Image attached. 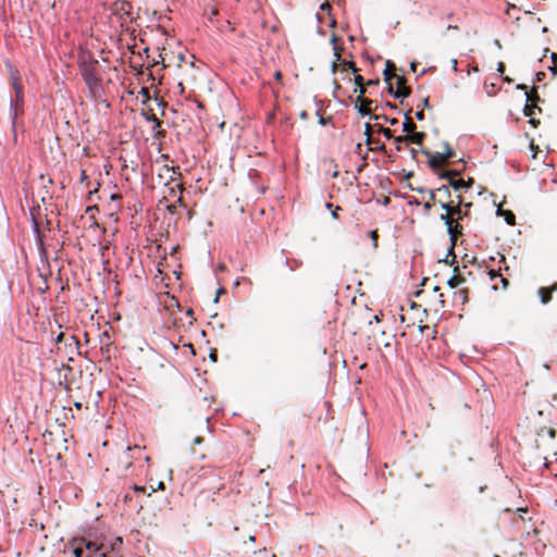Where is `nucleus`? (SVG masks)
Listing matches in <instances>:
<instances>
[{
  "instance_id": "f257e3e1",
  "label": "nucleus",
  "mask_w": 557,
  "mask_h": 557,
  "mask_svg": "<svg viewBox=\"0 0 557 557\" xmlns=\"http://www.w3.org/2000/svg\"><path fill=\"white\" fill-rule=\"evenodd\" d=\"M395 150L397 152L408 153L411 159L417 158L418 148L410 147V144H416L422 152L428 157V163L431 169L436 170L449 162L450 159L457 158L456 151L447 144L444 143L442 150H423V141H394Z\"/></svg>"
},
{
  "instance_id": "f03ea898",
  "label": "nucleus",
  "mask_w": 557,
  "mask_h": 557,
  "mask_svg": "<svg viewBox=\"0 0 557 557\" xmlns=\"http://www.w3.org/2000/svg\"><path fill=\"white\" fill-rule=\"evenodd\" d=\"M12 86L16 94V99L10 98V119L12 121V126H15V120L20 113L23 112V109L18 104V102H23V86L18 83L17 77L12 76Z\"/></svg>"
},
{
  "instance_id": "7ed1b4c3",
  "label": "nucleus",
  "mask_w": 557,
  "mask_h": 557,
  "mask_svg": "<svg viewBox=\"0 0 557 557\" xmlns=\"http://www.w3.org/2000/svg\"><path fill=\"white\" fill-rule=\"evenodd\" d=\"M120 160L122 161L124 169H131L133 173L137 172L140 162L138 148L136 146L132 148H123L121 150Z\"/></svg>"
},
{
  "instance_id": "20e7f679",
  "label": "nucleus",
  "mask_w": 557,
  "mask_h": 557,
  "mask_svg": "<svg viewBox=\"0 0 557 557\" xmlns=\"http://www.w3.org/2000/svg\"><path fill=\"white\" fill-rule=\"evenodd\" d=\"M99 65V61L94 58V55L88 52H84L78 57V67L79 73L83 78L97 73V67Z\"/></svg>"
},
{
  "instance_id": "39448f33",
  "label": "nucleus",
  "mask_w": 557,
  "mask_h": 557,
  "mask_svg": "<svg viewBox=\"0 0 557 557\" xmlns=\"http://www.w3.org/2000/svg\"><path fill=\"white\" fill-rule=\"evenodd\" d=\"M53 184V180L44 174H40L38 177V191L37 195L33 194L32 199L33 203H36V198H39L40 201L45 202L47 198L51 199L50 185Z\"/></svg>"
},
{
  "instance_id": "423d86ee",
  "label": "nucleus",
  "mask_w": 557,
  "mask_h": 557,
  "mask_svg": "<svg viewBox=\"0 0 557 557\" xmlns=\"http://www.w3.org/2000/svg\"><path fill=\"white\" fill-rule=\"evenodd\" d=\"M394 77L396 78V85L397 88L394 90L393 85H388V92L396 99H403L406 98L409 95L408 89L404 86L405 78L404 76L394 74Z\"/></svg>"
},
{
  "instance_id": "0eeeda50",
  "label": "nucleus",
  "mask_w": 557,
  "mask_h": 557,
  "mask_svg": "<svg viewBox=\"0 0 557 557\" xmlns=\"http://www.w3.org/2000/svg\"><path fill=\"white\" fill-rule=\"evenodd\" d=\"M447 232L449 234L450 243H451L450 248H449V255H453V258L455 259L456 256L454 253V249H455L458 237L463 234V227L460 224V222H454L451 225H449V227L447 228Z\"/></svg>"
},
{
  "instance_id": "6e6552de",
  "label": "nucleus",
  "mask_w": 557,
  "mask_h": 557,
  "mask_svg": "<svg viewBox=\"0 0 557 557\" xmlns=\"http://www.w3.org/2000/svg\"><path fill=\"white\" fill-rule=\"evenodd\" d=\"M462 197L458 196V202L456 205L451 203V212L455 218V222H460L465 216L469 214L468 209H462ZM471 203H467L466 208H469Z\"/></svg>"
},
{
  "instance_id": "1a4fd4ad",
  "label": "nucleus",
  "mask_w": 557,
  "mask_h": 557,
  "mask_svg": "<svg viewBox=\"0 0 557 557\" xmlns=\"http://www.w3.org/2000/svg\"><path fill=\"white\" fill-rule=\"evenodd\" d=\"M441 208L445 211V213L441 214L440 219L444 222L446 227L448 228L455 222V218L451 212V202H440Z\"/></svg>"
},
{
  "instance_id": "9d476101",
  "label": "nucleus",
  "mask_w": 557,
  "mask_h": 557,
  "mask_svg": "<svg viewBox=\"0 0 557 557\" xmlns=\"http://www.w3.org/2000/svg\"><path fill=\"white\" fill-rule=\"evenodd\" d=\"M557 290V283H554L550 287H541L539 289V296L543 305H547L552 300L553 293Z\"/></svg>"
},
{
  "instance_id": "9b49d317",
  "label": "nucleus",
  "mask_w": 557,
  "mask_h": 557,
  "mask_svg": "<svg viewBox=\"0 0 557 557\" xmlns=\"http://www.w3.org/2000/svg\"><path fill=\"white\" fill-rule=\"evenodd\" d=\"M370 104H371V100H368V99L359 96L356 99L355 108L361 116H366V115L370 114L366 108L367 106H370Z\"/></svg>"
},
{
  "instance_id": "f8f14e48",
  "label": "nucleus",
  "mask_w": 557,
  "mask_h": 557,
  "mask_svg": "<svg viewBox=\"0 0 557 557\" xmlns=\"http://www.w3.org/2000/svg\"><path fill=\"white\" fill-rule=\"evenodd\" d=\"M87 88L94 92L96 89H99L101 88V81L100 78L97 76V73H94L92 75H89L85 78H83Z\"/></svg>"
},
{
  "instance_id": "ddd939ff",
  "label": "nucleus",
  "mask_w": 557,
  "mask_h": 557,
  "mask_svg": "<svg viewBox=\"0 0 557 557\" xmlns=\"http://www.w3.org/2000/svg\"><path fill=\"white\" fill-rule=\"evenodd\" d=\"M525 150L531 153L532 159H537L539 154H543V157L545 158L547 154V152L541 150L540 147L535 145L534 141H529V144L525 147Z\"/></svg>"
},
{
  "instance_id": "4468645a",
  "label": "nucleus",
  "mask_w": 557,
  "mask_h": 557,
  "mask_svg": "<svg viewBox=\"0 0 557 557\" xmlns=\"http://www.w3.org/2000/svg\"><path fill=\"white\" fill-rule=\"evenodd\" d=\"M384 136L386 137V139H397V140H400V139H423V133H419V132L416 133L414 137H410L408 134L407 135H398V136L392 137L391 136V131L388 128L384 129Z\"/></svg>"
},
{
  "instance_id": "2eb2a0df",
  "label": "nucleus",
  "mask_w": 557,
  "mask_h": 557,
  "mask_svg": "<svg viewBox=\"0 0 557 557\" xmlns=\"http://www.w3.org/2000/svg\"><path fill=\"white\" fill-rule=\"evenodd\" d=\"M468 295H469L468 288H461L454 293V299H455V301H458L461 305H465L468 302V299H469Z\"/></svg>"
},
{
  "instance_id": "dca6fc26",
  "label": "nucleus",
  "mask_w": 557,
  "mask_h": 557,
  "mask_svg": "<svg viewBox=\"0 0 557 557\" xmlns=\"http://www.w3.org/2000/svg\"><path fill=\"white\" fill-rule=\"evenodd\" d=\"M364 146L367 147V151H385L386 152L384 141H364Z\"/></svg>"
},
{
  "instance_id": "f3484780",
  "label": "nucleus",
  "mask_w": 557,
  "mask_h": 557,
  "mask_svg": "<svg viewBox=\"0 0 557 557\" xmlns=\"http://www.w3.org/2000/svg\"><path fill=\"white\" fill-rule=\"evenodd\" d=\"M466 282V278L460 274H454L447 282L450 288H457Z\"/></svg>"
},
{
  "instance_id": "a211bd4d",
  "label": "nucleus",
  "mask_w": 557,
  "mask_h": 557,
  "mask_svg": "<svg viewBox=\"0 0 557 557\" xmlns=\"http://www.w3.org/2000/svg\"><path fill=\"white\" fill-rule=\"evenodd\" d=\"M114 5H116L117 10L123 11L126 15H129V10L132 9V3L127 0H115Z\"/></svg>"
},
{
  "instance_id": "6ab92c4d",
  "label": "nucleus",
  "mask_w": 557,
  "mask_h": 557,
  "mask_svg": "<svg viewBox=\"0 0 557 557\" xmlns=\"http://www.w3.org/2000/svg\"><path fill=\"white\" fill-rule=\"evenodd\" d=\"M85 548L88 550H92V555L89 557H108L104 553H98V548L96 547V544L92 542H84Z\"/></svg>"
},
{
  "instance_id": "aec40b11",
  "label": "nucleus",
  "mask_w": 557,
  "mask_h": 557,
  "mask_svg": "<svg viewBox=\"0 0 557 557\" xmlns=\"http://www.w3.org/2000/svg\"><path fill=\"white\" fill-rule=\"evenodd\" d=\"M517 89H521L524 91L525 94V97H527V102H529L531 100V94L530 91L528 90V86L525 84H518L516 86ZM529 110V104L525 103V107H524V111H525V115H531V112L528 111Z\"/></svg>"
},
{
  "instance_id": "412c9836",
  "label": "nucleus",
  "mask_w": 557,
  "mask_h": 557,
  "mask_svg": "<svg viewBox=\"0 0 557 557\" xmlns=\"http://www.w3.org/2000/svg\"><path fill=\"white\" fill-rule=\"evenodd\" d=\"M449 186L453 187L455 190L465 189L466 188V181L451 178L450 182H449Z\"/></svg>"
},
{
  "instance_id": "4be33fe9",
  "label": "nucleus",
  "mask_w": 557,
  "mask_h": 557,
  "mask_svg": "<svg viewBox=\"0 0 557 557\" xmlns=\"http://www.w3.org/2000/svg\"><path fill=\"white\" fill-rule=\"evenodd\" d=\"M337 39H338L337 36L335 34H333L331 37V44L333 45L334 57H336V61H339L341 60V48L336 45Z\"/></svg>"
},
{
  "instance_id": "5701e85b",
  "label": "nucleus",
  "mask_w": 557,
  "mask_h": 557,
  "mask_svg": "<svg viewBox=\"0 0 557 557\" xmlns=\"http://www.w3.org/2000/svg\"><path fill=\"white\" fill-rule=\"evenodd\" d=\"M354 83H355L356 87L359 88L360 95H363L366 92V90L363 88V84H364L363 77L361 75L356 74L354 77Z\"/></svg>"
},
{
  "instance_id": "b1692460",
  "label": "nucleus",
  "mask_w": 557,
  "mask_h": 557,
  "mask_svg": "<svg viewBox=\"0 0 557 557\" xmlns=\"http://www.w3.org/2000/svg\"><path fill=\"white\" fill-rule=\"evenodd\" d=\"M435 202V193L433 190L429 191V200L424 202L423 207L425 211H430L432 206Z\"/></svg>"
},
{
  "instance_id": "393cba45",
  "label": "nucleus",
  "mask_w": 557,
  "mask_h": 557,
  "mask_svg": "<svg viewBox=\"0 0 557 557\" xmlns=\"http://www.w3.org/2000/svg\"><path fill=\"white\" fill-rule=\"evenodd\" d=\"M460 174L459 171H455V170H449V171H444L440 177L441 178H447L448 180V183L450 182L451 178H455L456 176H458Z\"/></svg>"
},
{
  "instance_id": "a878e982",
  "label": "nucleus",
  "mask_w": 557,
  "mask_h": 557,
  "mask_svg": "<svg viewBox=\"0 0 557 557\" xmlns=\"http://www.w3.org/2000/svg\"><path fill=\"white\" fill-rule=\"evenodd\" d=\"M84 542H86V541L83 540L82 543L73 549V554L75 557H83L84 552H85V548L83 547V544L85 545Z\"/></svg>"
},
{
  "instance_id": "bb28decb",
  "label": "nucleus",
  "mask_w": 557,
  "mask_h": 557,
  "mask_svg": "<svg viewBox=\"0 0 557 557\" xmlns=\"http://www.w3.org/2000/svg\"><path fill=\"white\" fill-rule=\"evenodd\" d=\"M339 61H341L342 66L350 69L354 73L358 72V69L356 67V65L352 61H347L345 59L339 60Z\"/></svg>"
},
{
  "instance_id": "cd10ccee",
  "label": "nucleus",
  "mask_w": 557,
  "mask_h": 557,
  "mask_svg": "<svg viewBox=\"0 0 557 557\" xmlns=\"http://www.w3.org/2000/svg\"><path fill=\"white\" fill-rule=\"evenodd\" d=\"M79 183L85 185V187H89L90 185V181H89V177L88 175L86 174V171L85 170H82L81 171V180H79Z\"/></svg>"
},
{
  "instance_id": "c85d7f7f",
  "label": "nucleus",
  "mask_w": 557,
  "mask_h": 557,
  "mask_svg": "<svg viewBox=\"0 0 557 557\" xmlns=\"http://www.w3.org/2000/svg\"><path fill=\"white\" fill-rule=\"evenodd\" d=\"M505 220H506L507 224H509V225L516 224V216L511 211L505 212Z\"/></svg>"
},
{
  "instance_id": "c756f323",
  "label": "nucleus",
  "mask_w": 557,
  "mask_h": 557,
  "mask_svg": "<svg viewBox=\"0 0 557 557\" xmlns=\"http://www.w3.org/2000/svg\"><path fill=\"white\" fill-rule=\"evenodd\" d=\"M39 206L37 205V207L33 206L32 209H30V214H32V218L34 220V223L37 225L38 222H37V215H39Z\"/></svg>"
},
{
  "instance_id": "7c9ffc66",
  "label": "nucleus",
  "mask_w": 557,
  "mask_h": 557,
  "mask_svg": "<svg viewBox=\"0 0 557 557\" xmlns=\"http://www.w3.org/2000/svg\"><path fill=\"white\" fill-rule=\"evenodd\" d=\"M369 236L371 237L372 242H373V247L376 248L377 247V239H379V234H377V231L374 230V231H371L369 233Z\"/></svg>"
},
{
  "instance_id": "2f4dec72",
  "label": "nucleus",
  "mask_w": 557,
  "mask_h": 557,
  "mask_svg": "<svg viewBox=\"0 0 557 557\" xmlns=\"http://www.w3.org/2000/svg\"><path fill=\"white\" fill-rule=\"evenodd\" d=\"M384 81L387 85L391 84V79L394 77V74H392V71L384 70L383 71Z\"/></svg>"
},
{
  "instance_id": "473e14b6",
  "label": "nucleus",
  "mask_w": 557,
  "mask_h": 557,
  "mask_svg": "<svg viewBox=\"0 0 557 557\" xmlns=\"http://www.w3.org/2000/svg\"><path fill=\"white\" fill-rule=\"evenodd\" d=\"M140 94L144 97V100H143L144 103H146L147 101H149L151 99L149 90L147 88L143 87L140 90Z\"/></svg>"
},
{
  "instance_id": "72a5a7b5",
  "label": "nucleus",
  "mask_w": 557,
  "mask_h": 557,
  "mask_svg": "<svg viewBox=\"0 0 557 557\" xmlns=\"http://www.w3.org/2000/svg\"><path fill=\"white\" fill-rule=\"evenodd\" d=\"M253 557H275V555H269L265 549L255 552Z\"/></svg>"
},
{
  "instance_id": "f704fd0d",
  "label": "nucleus",
  "mask_w": 557,
  "mask_h": 557,
  "mask_svg": "<svg viewBox=\"0 0 557 557\" xmlns=\"http://www.w3.org/2000/svg\"><path fill=\"white\" fill-rule=\"evenodd\" d=\"M404 131L409 133L411 127H414L413 122H411L409 119H406V122L403 125Z\"/></svg>"
},
{
  "instance_id": "c9c22d12",
  "label": "nucleus",
  "mask_w": 557,
  "mask_h": 557,
  "mask_svg": "<svg viewBox=\"0 0 557 557\" xmlns=\"http://www.w3.org/2000/svg\"><path fill=\"white\" fill-rule=\"evenodd\" d=\"M437 191L438 193H442V194H445L447 197L450 196V193H449V185H443L441 187L437 188Z\"/></svg>"
},
{
  "instance_id": "e433bc0d",
  "label": "nucleus",
  "mask_w": 557,
  "mask_h": 557,
  "mask_svg": "<svg viewBox=\"0 0 557 557\" xmlns=\"http://www.w3.org/2000/svg\"><path fill=\"white\" fill-rule=\"evenodd\" d=\"M488 275H490L491 281H496V280H498V277H500L502 274L495 270H490Z\"/></svg>"
},
{
  "instance_id": "4c0bfd02",
  "label": "nucleus",
  "mask_w": 557,
  "mask_h": 557,
  "mask_svg": "<svg viewBox=\"0 0 557 557\" xmlns=\"http://www.w3.org/2000/svg\"><path fill=\"white\" fill-rule=\"evenodd\" d=\"M498 281L502 284V289H506L508 287L509 281L507 278H505L503 275H500V277H498Z\"/></svg>"
},
{
  "instance_id": "58836bf2",
  "label": "nucleus",
  "mask_w": 557,
  "mask_h": 557,
  "mask_svg": "<svg viewBox=\"0 0 557 557\" xmlns=\"http://www.w3.org/2000/svg\"><path fill=\"white\" fill-rule=\"evenodd\" d=\"M384 70H387V71L396 70V65H395V63L393 61L387 60L386 63H385V69Z\"/></svg>"
},
{
  "instance_id": "ea45409f",
  "label": "nucleus",
  "mask_w": 557,
  "mask_h": 557,
  "mask_svg": "<svg viewBox=\"0 0 557 557\" xmlns=\"http://www.w3.org/2000/svg\"><path fill=\"white\" fill-rule=\"evenodd\" d=\"M370 128H371L370 124L367 123L366 124V131H364V135H366V139L367 140L373 139V137H372V135L370 133Z\"/></svg>"
},
{
  "instance_id": "a19ab883",
  "label": "nucleus",
  "mask_w": 557,
  "mask_h": 557,
  "mask_svg": "<svg viewBox=\"0 0 557 557\" xmlns=\"http://www.w3.org/2000/svg\"><path fill=\"white\" fill-rule=\"evenodd\" d=\"M544 77H545V73H544V72H537V73L535 74V79H534V82L540 83V82H542V81L544 79Z\"/></svg>"
},
{
  "instance_id": "79ce46f5",
  "label": "nucleus",
  "mask_w": 557,
  "mask_h": 557,
  "mask_svg": "<svg viewBox=\"0 0 557 557\" xmlns=\"http://www.w3.org/2000/svg\"><path fill=\"white\" fill-rule=\"evenodd\" d=\"M320 9L322 11H330L331 10V5L329 2H323L321 5H320Z\"/></svg>"
},
{
  "instance_id": "37998d69",
  "label": "nucleus",
  "mask_w": 557,
  "mask_h": 557,
  "mask_svg": "<svg viewBox=\"0 0 557 557\" xmlns=\"http://www.w3.org/2000/svg\"><path fill=\"white\" fill-rule=\"evenodd\" d=\"M362 147H363V145L360 141H358L356 145V152L359 154H362V152H363Z\"/></svg>"
},
{
  "instance_id": "c03bdc74",
  "label": "nucleus",
  "mask_w": 557,
  "mask_h": 557,
  "mask_svg": "<svg viewBox=\"0 0 557 557\" xmlns=\"http://www.w3.org/2000/svg\"><path fill=\"white\" fill-rule=\"evenodd\" d=\"M497 72L503 74L505 72V64L503 62H498Z\"/></svg>"
},
{
  "instance_id": "a18cd8bd",
  "label": "nucleus",
  "mask_w": 557,
  "mask_h": 557,
  "mask_svg": "<svg viewBox=\"0 0 557 557\" xmlns=\"http://www.w3.org/2000/svg\"><path fill=\"white\" fill-rule=\"evenodd\" d=\"M337 62L336 59L332 62L331 64V72L334 74L336 73V70H337Z\"/></svg>"
},
{
  "instance_id": "49530a36",
  "label": "nucleus",
  "mask_w": 557,
  "mask_h": 557,
  "mask_svg": "<svg viewBox=\"0 0 557 557\" xmlns=\"http://www.w3.org/2000/svg\"><path fill=\"white\" fill-rule=\"evenodd\" d=\"M451 66L454 72H458V62L456 59H451Z\"/></svg>"
},
{
  "instance_id": "de8ad7c7",
  "label": "nucleus",
  "mask_w": 557,
  "mask_h": 557,
  "mask_svg": "<svg viewBox=\"0 0 557 557\" xmlns=\"http://www.w3.org/2000/svg\"><path fill=\"white\" fill-rule=\"evenodd\" d=\"M175 210H176V205L175 203H172V205L168 206V211L170 213H175Z\"/></svg>"
},
{
  "instance_id": "09e8293b",
  "label": "nucleus",
  "mask_w": 557,
  "mask_h": 557,
  "mask_svg": "<svg viewBox=\"0 0 557 557\" xmlns=\"http://www.w3.org/2000/svg\"><path fill=\"white\" fill-rule=\"evenodd\" d=\"M416 117H417L418 120H420V121H421V120H423V119H424L423 111H422V110L417 111V112H416Z\"/></svg>"
},
{
  "instance_id": "8fccbe9b",
  "label": "nucleus",
  "mask_w": 557,
  "mask_h": 557,
  "mask_svg": "<svg viewBox=\"0 0 557 557\" xmlns=\"http://www.w3.org/2000/svg\"><path fill=\"white\" fill-rule=\"evenodd\" d=\"M202 443H203V438L202 437H200V436L195 437V440H194V444L195 445H200Z\"/></svg>"
},
{
  "instance_id": "3c124183",
  "label": "nucleus",
  "mask_w": 557,
  "mask_h": 557,
  "mask_svg": "<svg viewBox=\"0 0 557 557\" xmlns=\"http://www.w3.org/2000/svg\"><path fill=\"white\" fill-rule=\"evenodd\" d=\"M339 210H341V207H338V206H337V207L332 211V216H333L334 219H337V218H338L337 211H339Z\"/></svg>"
},
{
  "instance_id": "603ef678",
  "label": "nucleus",
  "mask_w": 557,
  "mask_h": 557,
  "mask_svg": "<svg viewBox=\"0 0 557 557\" xmlns=\"http://www.w3.org/2000/svg\"><path fill=\"white\" fill-rule=\"evenodd\" d=\"M317 115L319 116V123H320L321 125H324V124H325V120H324V117L320 114V112H319V111H317Z\"/></svg>"
},
{
  "instance_id": "864d4df0",
  "label": "nucleus",
  "mask_w": 557,
  "mask_h": 557,
  "mask_svg": "<svg viewBox=\"0 0 557 557\" xmlns=\"http://www.w3.org/2000/svg\"><path fill=\"white\" fill-rule=\"evenodd\" d=\"M550 59H552V62H553L554 64H556V63H557V53L552 52V53H550Z\"/></svg>"
},
{
  "instance_id": "5fc2aeb1",
  "label": "nucleus",
  "mask_w": 557,
  "mask_h": 557,
  "mask_svg": "<svg viewBox=\"0 0 557 557\" xmlns=\"http://www.w3.org/2000/svg\"><path fill=\"white\" fill-rule=\"evenodd\" d=\"M409 188H410L411 190H417V191H419V193H423V190H424L423 188H420V187H413V186H412V185H410V184H409Z\"/></svg>"
},
{
  "instance_id": "6e6d98bb",
  "label": "nucleus",
  "mask_w": 557,
  "mask_h": 557,
  "mask_svg": "<svg viewBox=\"0 0 557 557\" xmlns=\"http://www.w3.org/2000/svg\"><path fill=\"white\" fill-rule=\"evenodd\" d=\"M274 78H275L276 81H280V79L282 78V73H281L280 71L275 72V73H274Z\"/></svg>"
},
{
  "instance_id": "4d7b16f0",
  "label": "nucleus",
  "mask_w": 557,
  "mask_h": 557,
  "mask_svg": "<svg viewBox=\"0 0 557 557\" xmlns=\"http://www.w3.org/2000/svg\"><path fill=\"white\" fill-rule=\"evenodd\" d=\"M473 184V180L469 178V181L466 182V189L470 188Z\"/></svg>"
},
{
  "instance_id": "13d9d810",
  "label": "nucleus",
  "mask_w": 557,
  "mask_h": 557,
  "mask_svg": "<svg viewBox=\"0 0 557 557\" xmlns=\"http://www.w3.org/2000/svg\"><path fill=\"white\" fill-rule=\"evenodd\" d=\"M417 65H418V64H417L416 62H411V63H410V70H411L412 72H416V71H417Z\"/></svg>"
},
{
  "instance_id": "bf43d9fd",
  "label": "nucleus",
  "mask_w": 557,
  "mask_h": 557,
  "mask_svg": "<svg viewBox=\"0 0 557 557\" xmlns=\"http://www.w3.org/2000/svg\"><path fill=\"white\" fill-rule=\"evenodd\" d=\"M377 83H379V79H369V81L367 82V85H375V84H377Z\"/></svg>"
},
{
  "instance_id": "052dcab7",
  "label": "nucleus",
  "mask_w": 557,
  "mask_h": 557,
  "mask_svg": "<svg viewBox=\"0 0 557 557\" xmlns=\"http://www.w3.org/2000/svg\"><path fill=\"white\" fill-rule=\"evenodd\" d=\"M412 176H413V172H412V171H410V172H408L407 174H405V180H409V178H411Z\"/></svg>"
},
{
  "instance_id": "680f3d73",
  "label": "nucleus",
  "mask_w": 557,
  "mask_h": 557,
  "mask_svg": "<svg viewBox=\"0 0 557 557\" xmlns=\"http://www.w3.org/2000/svg\"><path fill=\"white\" fill-rule=\"evenodd\" d=\"M387 157L393 161L394 158H395V154L393 153L392 149L389 150V152L387 153Z\"/></svg>"
},
{
  "instance_id": "e2e57ef3",
  "label": "nucleus",
  "mask_w": 557,
  "mask_h": 557,
  "mask_svg": "<svg viewBox=\"0 0 557 557\" xmlns=\"http://www.w3.org/2000/svg\"><path fill=\"white\" fill-rule=\"evenodd\" d=\"M165 171L172 172L173 175L176 174V171L173 168L170 169L169 166H165Z\"/></svg>"
},
{
  "instance_id": "0e129e2a",
  "label": "nucleus",
  "mask_w": 557,
  "mask_h": 557,
  "mask_svg": "<svg viewBox=\"0 0 557 557\" xmlns=\"http://www.w3.org/2000/svg\"><path fill=\"white\" fill-rule=\"evenodd\" d=\"M549 70L552 71L553 74H557V65L554 64L553 67H549Z\"/></svg>"
},
{
  "instance_id": "69168bd1",
  "label": "nucleus",
  "mask_w": 557,
  "mask_h": 557,
  "mask_svg": "<svg viewBox=\"0 0 557 557\" xmlns=\"http://www.w3.org/2000/svg\"><path fill=\"white\" fill-rule=\"evenodd\" d=\"M111 199H112V200H117V199H121V196H120V195H117V194H113V195L111 196Z\"/></svg>"
},
{
  "instance_id": "338daca9",
  "label": "nucleus",
  "mask_w": 557,
  "mask_h": 557,
  "mask_svg": "<svg viewBox=\"0 0 557 557\" xmlns=\"http://www.w3.org/2000/svg\"><path fill=\"white\" fill-rule=\"evenodd\" d=\"M156 101L158 102V106H165V103L163 102V100L159 99V98H156Z\"/></svg>"
},
{
  "instance_id": "774afa93",
  "label": "nucleus",
  "mask_w": 557,
  "mask_h": 557,
  "mask_svg": "<svg viewBox=\"0 0 557 557\" xmlns=\"http://www.w3.org/2000/svg\"><path fill=\"white\" fill-rule=\"evenodd\" d=\"M198 455L200 459H203L207 456L205 451H200Z\"/></svg>"
}]
</instances>
